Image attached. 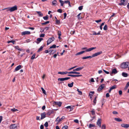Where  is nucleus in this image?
Wrapping results in <instances>:
<instances>
[{
	"label": "nucleus",
	"mask_w": 129,
	"mask_h": 129,
	"mask_svg": "<svg viewBox=\"0 0 129 129\" xmlns=\"http://www.w3.org/2000/svg\"><path fill=\"white\" fill-rule=\"evenodd\" d=\"M129 66V62H123L121 65V68L123 69H125L128 67Z\"/></svg>",
	"instance_id": "nucleus-1"
},
{
	"label": "nucleus",
	"mask_w": 129,
	"mask_h": 129,
	"mask_svg": "<svg viewBox=\"0 0 129 129\" xmlns=\"http://www.w3.org/2000/svg\"><path fill=\"white\" fill-rule=\"evenodd\" d=\"M127 3V1H121L120 3L118 4V5L120 6L123 5L125 6L126 5Z\"/></svg>",
	"instance_id": "nucleus-2"
},
{
	"label": "nucleus",
	"mask_w": 129,
	"mask_h": 129,
	"mask_svg": "<svg viewBox=\"0 0 129 129\" xmlns=\"http://www.w3.org/2000/svg\"><path fill=\"white\" fill-rule=\"evenodd\" d=\"M59 117H58L56 119L55 121L57 122V124H58L63 119L65 118V117L64 116H63L60 119H59Z\"/></svg>",
	"instance_id": "nucleus-3"
},
{
	"label": "nucleus",
	"mask_w": 129,
	"mask_h": 129,
	"mask_svg": "<svg viewBox=\"0 0 129 129\" xmlns=\"http://www.w3.org/2000/svg\"><path fill=\"white\" fill-rule=\"evenodd\" d=\"M103 52L102 51H101L97 53H95L92 55L91 56L92 58L96 56L102 54Z\"/></svg>",
	"instance_id": "nucleus-4"
},
{
	"label": "nucleus",
	"mask_w": 129,
	"mask_h": 129,
	"mask_svg": "<svg viewBox=\"0 0 129 129\" xmlns=\"http://www.w3.org/2000/svg\"><path fill=\"white\" fill-rule=\"evenodd\" d=\"M54 37L49 39L47 41V45H48L52 41H54Z\"/></svg>",
	"instance_id": "nucleus-5"
},
{
	"label": "nucleus",
	"mask_w": 129,
	"mask_h": 129,
	"mask_svg": "<svg viewBox=\"0 0 129 129\" xmlns=\"http://www.w3.org/2000/svg\"><path fill=\"white\" fill-rule=\"evenodd\" d=\"M10 8V12H13L15 10H17V6L16 5H15L13 7Z\"/></svg>",
	"instance_id": "nucleus-6"
},
{
	"label": "nucleus",
	"mask_w": 129,
	"mask_h": 129,
	"mask_svg": "<svg viewBox=\"0 0 129 129\" xmlns=\"http://www.w3.org/2000/svg\"><path fill=\"white\" fill-rule=\"evenodd\" d=\"M71 78L70 77H65L64 78H59L58 79V81H63L65 80H68L69 79H70Z\"/></svg>",
	"instance_id": "nucleus-7"
},
{
	"label": "nucleus",
	"mask_w": 129,
	"mask_h": 129,
	"mask_svg": "<svg viewBox=\"0 0 129 129\" xmlns=\"http://www.w3.org/2000/svg\"><path fill=\"white\" fill-rule=\"evenodd\" d=\"M118 73L116 69L114 68L112 69L111 72L110 73L111 75L112 76V74H117Z\"/></svg>",
	"instance_id": "nucleus-8"
},
{
	"label": "nucleus",
	"mask_w": 129,
	"mask_h": 129,
	"mask_svg": "<svg viewBox=\"0 0 129 129\" xmlns=\"http://www.w3.org/2000/svg\"><path fill=\"white\" fill-rule=\"evenodd\" d=\"M10 129H17V126L15 124H12L10 126Z\"/></svg>",
	"instance_id": "nucleus-9"
},
{
	"label": "nucleus",
	"mask_w": 129,
	"mask_h": 129,
	"mask_svg": "<svg viewBox=\"0 0 129 129\" xmlns=\"http://www.w3.org/2000/svg\"><path fill=\"white\" fill-rule=\"evenodd\" d=\"M105 87V85L104 84H101L98 89V91L100 92Z\"/></svg>",
	"instance_id": "nucleus-10"
},
{
	"label": "nucleus",
	"mask_w": 129,
	"mask_h": 129,
	"mask_svg": "<svg viewBox=\"0 0 129 129\" xmlns=\"http://www.w3.org/2000/svg\"><path fill=\"white\" fill-rule=\"evenodd\" d=\"M102 119L101 118H99L97 120L96 124L100 127H101Z\"/></svg>",
	"instance_id": "nucleus-11"
},
{
	"label": "nucleus",
	"mask_w": 129,
	"mask_h": 129,
	"mask_svg": "<svg viewBox=\"0 0 129 129\" xmlns=\"http://www.w3.org/2000/svg\"><path fill=\"white\" fill-rule=\"evenodd\" d=\"M53 104L55 105H58L59 107H60L61 106V105L62 104V103L60 102H54Z\"/></svg>",
	"instance_id": "nucleus-12"
},
{
	"label": "nucleus",
	"mask_w": 129,
	"mask_h": 129,
	"mask_svg": "<svg viewBox=\"0 0 129 129\" xmlns=\"http://www.w3.org/2000/svg\"><path fill=\"white\" fill-rule=\"evenodd\" d=\"M46 113L45 112H43L41 113V117L40 118L42 120L45 118L46 117Z\"/></svg>",
	"instance_id": "nucleus-13"
},
{
	"label": "nucleus",
	"mask_w": 129,
	"mask_h": 129,
	"mask_svg": "<svg viewBox=\"0 0 129 129\" xmlns=\"http://www.w3.org/2000/svg\"><path fill=\"white\" fill-rule=\"evenodd\" d=\"M96 47H92L91 48H89L88 49H86V50H85V52H90V51H91L92 50L94 49H96Z\"/></svg>",
	"instance_id": "nucleus-14"
},
{
	"label": "nucleus",
	"mask_w": 129,
	"mask_h": 129,
	"mask_svg": "<svg viewBox=\"0 0 129 129\" xmlns=\"http://www.w3.org/2000/svg\"><path fill=\"white\" fill-rule=\"evenodd\" d=\"M121 126L123 127L127 128L129 127V124L123 123L121 124Z\"/></svg>",
	"instance_id": "nucleus-15"
},
{
	"label": "nucleus",
	"mask_w": 129,
	"mask_h": 129,
	"mask_svg": "<svg viewBox=\"0 0 129 129\" xmlns=\"http://www.w3.org/2000/svg\"><path fill=\"white\" fill-rule=\"evenodd\" d=\"M21 67V65H19L17 66L15 68V70L14 71V72L17 71L19 69H20Z\"/></svg>",
	"instance_id": "nucleus-16"
},
{
	"label": "nucleus",
	"mask_w": 129,
	"mask_h": 129,
	"mask_svg": "<svg viewBox=\"0 0 129 129\" xmlns=\"http://www.w3.org/2000/svg\"><path fill=\"white\" fill-rule=\"evenodd\" d=\"M69 72L67 71H65V72H58V74H60L62 75H64L67 74L68 73L69 74Z\"/></svg>",
	"instance_id": "nucleus-17"
},
{
	"label": "nucleus",
	"mask_w": 129,
	"mask_h": 129,
	"mask_svg": "<svg viewBox=\"0 0 129 129\" xmlns=\"http://www.w3.org/2000/svg\"><path fill=\"white\" fill-rule=\"evenodd\" d=\"M52 5L53 6H55L58 5L56 1H53L52 2Z\"/></svg>",
	"instance_id": "nucleus-18"
},
{
	"label": "nucleus",
	"mask_w": 129,
	"mask_h": 129,
	"mask_svg": "<svg viewBox=\"0 0 129 129\" xmlns=\"http://www.w3.org/2000/svg\"><path fill=\"white\" fill-rule=\"evenodd\" d=\"M83 67H79V68H77L73 70V71H80V70H82V69H83Z\"/></svg>",
	"instance_id": "nucleus-19"
},
{
	"label": "nucleus",
	"mask_w": 129,
	"mask_h": 129,
	"mask_svg": "<svg viewBox=\"0 0 129 129\" xmlns=\"http://www.w3.org/2000/svg\"><path fill=\"white\" fill-rule=\"evenodd\" d=\"M43 40V38H37V42H36V43L38 44L41 41Z\"/></svg>",
	"instance_id": "nucleus-20"
},
{
	"label": "nucleus",
	"mask_w": 129,
	"mask_h": 129,
	"mask_svg": "<svg viewBox=\"0 0 129 129\" xmlns=\"http://www.w3.org/2000/svg\"><path fill=\"white\" fill-rule=\"evenodd\" d=\"M30 33V32L29 31H23L22 33V35H25L26 34H28Z\"/></svg>",
	"instance_id": "nucleus-21"
},
{
	"label": "nucleus",
	"mask_w": 129,
	"mask_h": 129,
	"mask_svg": "<svg viewBox=\"0 0 129 129\" xmlns=\"http://www.w3.org/2000/svg\"><path fill=\"white\" fill-rule=\"evenodd\" d=\"M69 74H79L80 73L77 72L75 71H71L69 72Z\"/></svg>",
	"instance_id": "nucleus-22"
},
{
	"label": "nucleus",
	"mask_w": 129,
	"mask_h": 129,
	"mask_svg": "<svg viewBox=\"0 0 129 129\" xmlns=\"http://www.w3.org/2000/svg\"><path fill=\"white\" fill-rule=\"evenodd\" d=\"M122 75L124 77H126L128 76V74L124 72H123L122 73Z\"/></svg>",
	"instance_id": "nucleus-23"
},
{
	"label": "nucleus",
	"mask_w": 129,
	"mask_h": 129,
	"mask_svg": "<svg viewBox=\"0 0 129 129\" xmlns=\"http://www.w3.org/2000/svg\"><path fill=\"white\" fill-rule=\"evenodd\" d=\"M36 12L39 15V16L42 17L43 16V14L40 11H37Z\"/></svg>",
	"instance_id": "nucleus-24"
},
{
	"label": "nucleus",
	"mask_w": 129,
	"mask_h": 129,
	"mask_svg": "<svg viewBox=\"0 0 129 129\" xmlns=\"http://www.w3.org/2000/svg\"><path fill=\"white\" fill-rule=\"evenodd\" d=\"M85 52V51H81L79 52H78L76 54V55H78L81 54H82L83 53Z\"/></svg>",
	"instance_id": "nucleus-25"
},
{
	"label": "nucleus",
	"mask_w": 129,
	"mask_h": 129,
	"mask_svg": "<svg viewBox=\"0 0 129 129\" xmlns=\"http://www.w3.org/2000/svg\"><path fill=\"white\" fill-rule=\"evenodd\" d=\"M56 51L55 50H52V49H50L49 50V53L50 54H53Z\"/></svg>",
	"instance_id": "nucleus-26"
},
{
	"label": "nucleus",
	"mask_w": 129,
	"mask_h": 129,
	"mask_svg": "<svg viewBox=\"0 0 129 129\" xmlns=\"http://www.w3.org/2000/svg\"><path fill=\"white\" fill-rule=\"evenodd\" d=\"M94 91H90V92L89 95L90 97V99H91L92 96V94H94Z\"/></svg>",
	"instance_id": "nucleus-27"
},
{
	"label": "nucleus",
	"mask_w": 129,
	"mask_h": 129,
	"mask_svg": "<svg viewBox=\"0 0 129 129\" xmlns=\"http://www.w3.org/2000/svg\"><path fill=\"white\" fill-rule=\"evenodd\" d=\"M114 119L117 122H121L122 121V120L120 118H115Z\"/></svg>",
	"instance_id": "nucleus-28"
},
{
	"label": "nucleus",
	"mask_w": 129,
	"mask_h": 129,
	"mask_svg": "<svg viewBox=\"0 0 129 129\" xmlns=\"http://www.w3.org/2000/svg\"><path fill=\"white\" fill-rule=\"evenodd\" d=\"M74 84L73 82H72L71 83H69L68 84V86L70 87H73Z\"/></svg>",
	"instance_id": "nucleus-29"
},
{
	"label": "nucleus",
	"mask_w": 129,
	"mask_h": 129,
	"mask_svg": "<svg viewBox=\"0 0 129 129\" xmlns=\"http://www.w3.org/2000/svg\"><path fill=\"white\" fill-rule=\"evenodd\" d=\"M95 125L94 124H89V128H91L92 127H95Z\"/></svg>",
	"instance_id": "nucleus-30"
},
{
	"label": "nucleus",
	"mask_w": 129,
	"mask_h": 129,
	"mask_svg": "<svg viewBox=\"0 0 129 129\" xmlns=\"http://www.w3.org/2000/svg\"><path fill=\"white\" fill-rule=\"evenodd\" d=\"M92 58L91 56H89L83 57L82 58L83 59H85L87 58Z\"/></svg>",
	"instance_id": "nucleus-31"
},
{
	"label": "nucleus",
	"mask_w": 129,
	"mask_h": 129,
	"mask_svg": "<svg viewBox=\"0 0 129 129\" xmlns=\"http://www.w3.org/2000/svg\"><path fill=\"white\" fill-rule=\"evenodd\" d=\"M44 47V46H41L40 48H39V49H38L37 52H39L41 51H42V50L43 49Z\"/></svg>",
	"instance_id": "nucleus-32"
},
{
	"label": "nucleus",
	"mask_w": 129,
	"mask_h": 129,
	"mask_svg": "<svg viewBox=\"0 0 129 129\" xmlns=\"http://www.w3.org/2000/svg\"><path fill=\"white\" fill-rule=\"evenodd\" d=\"M97 98V96H95V97L94 98V100L93 101V102L94 104V105H95L96 103V99Z\"/></svg>",
	"instance_id": "nucleus-33"
},
{
	"label": "nucleus",
	"mask_w": 129,
	"mask_h": 129,
	"mask_svg": "<svg viewBox=\"0 0 129 129\" xmlns=\"http://www.w3.org/2000/svg\"><path fill=\"white\" fill-rule=\"evenodd\" d=\"M6 10V11L7 12H8L9 11H10V7H8L7 8H5L4 9H3L2 10Z\"/></svg>",
	"instance_id": "nucleus-34"
},
{
	"label": "nucleus",
	"mask_w": 129,
	"mask_h": 129,
	"mask_svg": "<svg viewBox=\"0 0 129 129\" xmlns=\"http://www.w3.org/2000/svg\"><path fill=\"white\" fill-rule=\"evenodd\" d=\"M64 2V3L68 4H69V6H71L70 2L69 1H65Z\"/></svg>",
	"instance_id": "nucleus-35"
},
{
	"label": "nucleus",
	"mask_w": 129,
	"mask_h": 129,
	"mask_svg": "<svg viewBox=\"0 0 129 129\" xmlns=\"http://www.w3.org/2000/svg\"><path fill=\"white\" fill-rule=\"evenodd\" d=\"M15 41H13V40H12L11 41H9L7 42V43H12L13 44H15Z\"/></svg>",
	"instance_id": "nucleus-36"
},
{
	"label": "nucleus",
	"mask_w": 129,
	"mask_h": 129,
	"mask_svg": "<svg viewBox=\"0 0 129 129\" xmlns=\"http://www.w3.org/2000/svg\"><path fill=\"white\" fill-rule=\"evenodd\" d=\"M11 111L13 112H14L17 111H18V110L17 109H15V108H14L13 109H11Z\"/></svg>",
	"instance_id": "nucleus-37"
},
{
	"label": "nucleus",
	"mask_w": 129,
	"mask_h": 129,
	"mask_svg": "<svg viewBox=\"0 0 129 129\" xmlns=\"http://www.w3.org/2000/svg\"><path fill=\"white\" fill-rule=\"evenodd\" d=\"M43 18L45 20H46L48 19V15H47L43 17Z\"/></svg>",
	"instance_id": "nucleus-38"
},
{
	"label": "nucleus",
	"mask_w": 129,
	"mask_h": 129,
	"mask_svg": "<svg viewBox=\"0 0 129 129\" xmlns=\"http://www.w3.org/2000/svg\"><path fill=\"white\" fill-rule=\"evenodd\" d=\"M117 86L116 85H114L112 86L111 87H110V88L112 89H115L116 88Z\"/></svg>",
	"instance_id": "nucleus-39"
},
{
	"label": "nucleus",
	"mask_w": 129,
	"mask_h": 129,
	"mask_svg": "<svg viewBox=\"0 0 129 129\" xmlns=\"http://www.w3.org/2000/svg\"><path fill=\"white\" fill-rule=\"evenodd\" d=\"M60 2L61 4V6H63L64 4V2L63 1H59Z\"/></svg>",
	"instance_id": "nucleus-40"
},
{
	"label": "nucleus",
	"mask_w": 129,
	"mask_h": 129,
	"mask_svg": "<svg viewBox=\"0 0 129 129\" xmlns=\"http://www.w3.org/2000/svg\"><path fill=\"white\" fill-rule=\"evenodd\" d=\"M41 89L43 92V93L45 94H46V92L45 90L44 89L43 87L41 88Z\"/></svg>",
	"instance_id": "nucleus-41"
},
{
	"label": "nucleus",
	"mask_w": 129,
	"mask_h": 129,
	"mask_svg": "<svg viewBox=\"0 0 129 129\" xmlns=\"http://www.w3.org/2000/svg\"><path fill=\"white\" fill-rule=\"evenodd\" d=\"M49 23V21H47L46 22H45L44 23H41L42 24V25H45L46 24H47L48 23Z\"/></svg>",
	"instance_id": "nucleus-42"
},
{
	"label": "nucleus",
	"mask_w": 129,
	"mask_h": 129,
	"mask_svg": "<svg viewBox=\"0 0 129 129\" xmlns=\"http://www.w3.org/2000/svg\"><path fill=\"white\" fill-rule=\"evenodd\" d=\"M56 47V46L55 45V44L53 45L52 46H51L49 48V49H50L52 48H55Z\"/></svg>",
	"instance_id": "nucleus-43"
},
{
	"label": "nucleus",
	"mask_w": 129,
	"mask_h": 129,
	"mask_svg": "<svg viewBox=\"0 0 129 129\" xmlns=\"http://www.w3.org/2000/svg\"><path fill=\"white\" fill-rule=\"evenodd\" d=\"M52 112L51 111H49L47 112L46 113L47 115L48 116L50 115L52 113Z\"/></svg>",
	"instance_id": "nucleus-44"
},
{
	"label": "nucleus",
	"mask_w": 129,
	"mask_h": 129,
	"mask_svg": "<svg viewBox=\"0 0 129 129\" xmlns=\"http://www.w3.org/2000/svg\"><path fill=\"white\" fill-rule=\"evenodd\" d=\"M129 86V82H128L126 84L125 87V89H127L128 87Z\"/></svg>",
	"instance_id": "nucleus-45"
},
{
	"label": "nucleus",
	"mask_w": 129,
	"mask_h": 129,
	"mask_svg": "<svg viewBox=\"0 0 129 129\" xmlns=\"http://www.w3.org/2000/svg\"><path fill=\"white\" fill-rule=\"evenodd\" d=\"M103 29L104 30H106L107 29V26L106 24L105 25Z\"/></svg>",
	"instance_id": "nucleus-46"
},
{
	"label": "nucleus",
	"mask_w": 129,
	"mask_h": 129,
	"mask_svg": "<svg viewBox=\"0 0 129 129\" xmlns=\"http://www.w3.org/2000/svg\"><path fill=\"white\" fill-rule=\"evenodd\" d=\"M56 24H59L60 23V21L59 20L57 19L56 20Z\"/></svg>",
	"instance_id": "nucleus-47"
},
{
	"label": "nucleus",
	"mask_w": 129,
	"mask_h": 129,
	"mask_svg": "<svg viewBox=\"0 0 129 129\" xmlns=\"http://www.w3.org/2000/svg\"><path fill=\"white\" fill-rule=\"evenodd\" d=\"M15 48L17 49V50H19L20 51H21V49H20L19 48V47L18 46H15Z\"/></svg>",
	"instance_id": "nucleus-48"
},
{
	"label": "nucleus",
	"mask_w": 129,
	"mask_h": 129,
	"mask_svg": "<svg viewBox=\"0 0 129 129\" xmlns=\"http://www.w3.org/2000/svg\"><path fill=\"white\" fill-rule=\"evenodd\" d=\"M77 91L79 92V94L80 95H82V93L81 91H80L79 89H77Z\"/></svg>",
	"instance_id": "nucleus-49"
},
{
	"label": "nucleus",
	"mask_w": 129,
	"mask_h": 129,
	"mask_svg": "<svg viewBox=\"0 0 129 129\" xmlns=\"http://www.w3.org/2000/svg\"><path fill=\"white\" fill-rule=\"evenodd\" d=\"M81 14V13H80L78 15H77V17L79 19H81V18H82L81 16H80V15Z\"/></svg>",
	"instance_id": "nucleus-50"
},
{
	"label": "nucleus",
	"mask_w": 129,
	"mask_h": 129,
	"mask_svg": "<svg viewBox=\"0 0 129 129\" xmlns=\"http://www.w3.org/2000/svg\"><path fill=\"white\" fill-rule=\"evenodd\" d=\"M106 126L105 124L102 125L101 127V129H105Z\"/></svg>",
	"instance_id": "nucleus-51"
},
{
	"label": "nucleus",
	"mask_w": 129,
	"mask_h": 129,
	"mask_svg": "<svg viewBox=\"0 0 129 129\" xmlns=\"http://www.w3.org/2000/svg\"><path fill=\"white\" fill-rule=\"evenodd\" d=\"M44 126L46 127H47L48 126V123L47 122H46L44 124Z\"/></svg>",
	"instance_id": "nucleus-52"
},
{
	"label": "nucleus",
	"mask_w": 129,
	"mask_h": 129,
	"mask_svg": "<svg viewBox=\"0 0 129 129\" xmlns=\"http://www.w3.org/2000/svg\"><path fill=\"white\" fill-rule=\"evenodd\" d=\"M83 6H81L79 7L78 8V9L79 10H81L83 9Z\"/></svg>",
	"instance_id": "nucleus-53"
},
{
	"label": "nucleus",
	"mask_w": 129,
	"mask_h": 129,
	"mask_svg": "<svg viewBox=\"0 0 129 129\" xmlns=\"http://www.w3.org/2000/svg\"><path fill=\"white\" fill-rule=\"evenodd\" d=\"M68 128V126L67 125H64L62 128V129H67Z\"/></svg>",
	"instance_id": "nucleus-54"
},
{
	"label": "nucleus",
	"mask_w": 129,
	"mask_h": 129,
	"mask_svg": "<svg viewBox=\"0 0 129 129\" xmlns=\"http://www.w3.org/2000/svg\"><path fill=\"white\" fill-rule=\"evenodd\" d=\"M35 54H34L32 55V56L31 57V59H34L35 58Z\"/></svg>",
	"instance_id": "nucleus-55"
},
{
	"label": "nucleus",
	"mask_w": 129,
	"mask_h": 129,
	"mask_svg": "<svg viewBox=\"0 0 129 129\" xmlns=\"http://www.w3.org/2000/svg\"><path fill=\"white\" fill-rule=\"evenodd\" d=\"M68 76H71L72 77H75V75L69 74L68 75Z\"/></svg>",
	"instance_id": "nucleus-56"
},
{
	"label": "nucleus",
	"mask_w": 129,
	"mask_h": 129,
	"mask_svg": "<svg viewBox=\"0 0 129 129\" xmlns=\"http://www.w3.org/2000/svg\"><path fill=\"white\" fill-rule=\"evenodd\" d=\"M74 122H75L77 123H79V121L77 119L74 120Z\"/></svg>",
	"instance_id": "nucleus-57"
},
{
	"label": "nucleus",
	"mask_w": 129,
	"mask_h": 129,
	"mask_svg": "<svg viewBox=\"0 0 129 129\" xmlns=\"http://www.w3.org/2000/svg\"><path fill=\"white\" fill-rule=\"evenodd\" d=\"M58 36H61V33L60 31H58Z\"/></svg>",
	"instance_id": "nucleus-58"
},
{
	"label": "nucleus",
	"mask_w": 129,
	"mask_h": 129,
	"mask_svg": "<svg viewBox=\"0 0 129 129\" xmlns=\"http://www.w3.org/2000/svg\"><path fill=\"white\" fill-rule=\"evenodd\" d=\"M57 12L61 13L62 12V10L61 9H59L57 10Z\"/></svg>",
	"instance_id": "nucleus-59"
},
{
	"label": "nucleus",
	"mask_w": 129,
	"mask_h": 129,
	"mask_svg": "<svg viewBox=\"0 0 129 129\" xmlns=\"http://www.w3.org/2000/svg\"><path fill=\"white\" fill-rule=\"evenodd\" d=\"M112 113L113 114H118V112L117 111H113L112 112Z\"/></svg>",
	"instance_id": "nucleus-60"
},
{
	"label": "nucleus",
	"mask_w": 129,
	"mask_h": 129,
	"mask_svg": "<svg viewBox=\"0 0 129 129\" xmlns=\"http://www.w3.org/2000/svg\"><path fill=\"white\" fill-rule=\"evenodd\" d=\"M103 71L107 74H109V72L108 71H107L104 70H103Z\"/></svg>",
	"instance_id": "nucleus-61"
},
{
	"label": "nucleus",
	"mask_w": 129,
	"mask_h": 129,
	"mask_svg": "<svg viewBox=\"0 0 129 129\" xmlns=\"http://www.w3.org/2000/svg\"><path fill=\"white\" fill-rule=\"evenodd\" d=\"M101 21H102V20L101 19H99V20H95V21L96 22L98 23L99 22H100Z\"/></svg>",
	"instance_id": "nucleus-62"
},
{
	"label": "nucleus",
	"mask_w": 129,
	"mask_h": 129,
	"mask_svg": "<svg viewBox=\"0 0 129 129\" xmlns=\"http://www.w3.org/2000/svg\"><path fill=\"white\" fill-rule=\"evenodd\" d=\"M45 35L44 34H42L40 35V37H44Z\"/></svg>",
	"instance_id": "nucleus-63"
},
{
	"label": "nucleus",
	"mask_w": 129,
	"mask_h": 129,
	"mask_svg": "<svg viewBox=\"0 0 129 129\" xmlns=\"http://www.w3.org/2000/svg\"><path fill=\"white\" fill-rule=\"evenodd\" d=\"M44 128V126L43 125H41L40 126V129H43Z\"/></svg>",
	"instance_id": "nucleus-64"
}]
</instances>
